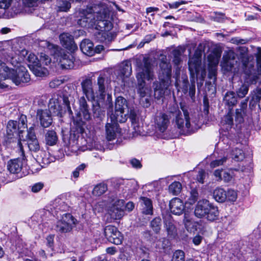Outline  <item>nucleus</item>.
<instances>
[{
    "label": "nucleus",
    "mask_w": 261,
    "mask_h": 261,
    "mask_svg": "<svg viewBox=\"0 0 261 261\" xmlns=\"http://www.w3.org/2000/svg\"><path fill=\"white\" fill-rule=\"evenodd\" d=\"M138 73L137 92L141 98L150 96L151 89L146 85L145 80H152L154 78L153 65L148 58L144 57L142 61L137 62Z\"/></svg>",
    "instance_id": "obj_1"
},
{
    "label": "nucleus",
    "mask_w": 261,
    "mask_h": 261,
    "mask_svg": "<svg viewBox=\"0 0 261 261\" xmlns=\"http://www.w3.org/2000/svg\"><path fill=\"white\" fill-rule=\"evenodd\" d=\"M71 96L67 93L62 92L54 94L48 103V110L50 114L62 118L66 111L69 116H72V111L70 107Z\"/></svg>",
    "instance_id": "obj_2"
},
{
    "label": "nucleus",
    "mask_w": 261,
    "mask_h": 261,
    "mask_svg": "<svg viewBox=\"0 0 261 261\" xmlns=\"http://www.w3.org/2000/svg\"><path fill=\"white\" fill-rule=\"evenodd\" d=\"M180 108L183 112L184 118H183L181 112L177 109L171 113L173 121L177 128L183 132L191 133L193 131L194 128H196L198 120L196 118H194L193 114L190 115L187 108L185 106L181 105Z\"/></svg>",
    "instance_id": "obj_3"
},
{
    "label": "nucleus",
    "mask_w": 261,
    "mask_h": 261,
    "mask_svg": "<svg viewBox=\"0 0 261 261\" xmlns=\"http://www.w3.org/2000/svg\"><path fill=\"white\" fill-rule=\"evenodd\" d=\"M194 214L198 218L205 217L208 220L213 221L218 219L219 212L217 208L211 205L208 200L203 199L198 202Z\"/></svg>",
    "instance_id": "obj_4"
},
{
    "label": "nucleus",
    "mask_w": 261,
    "mask_h": 261,
    "mask_svg": "<svg viewBox=\"0 0 261 261\" xmlns=\"http://www.w3.org/2000/svg\"><path fill=\"white\" fill-rule=\"evenodd\" d=\"M51 54L57 61H59L63 69H69L74 67L73 57L57 45H54Z\"/></svg>",
    "instance_id": "obj_5"
},
{
    "label": "nucleus",
    "mask_w": 261,
    "mask_h": 261,
    "mask_svg": "<svg viewBox=\"0 0 261 261\" xmlns=\"http://www.w3.org/2000/svg\"><path fill=\"white\" fill-rule=\"evenodd\" d=\"M125 110H128L127 101L122 96L118 97L115 100V112L111 114L110 119L120 123L125 122L127 119V114H124Z\"/></svg>",
    "instance_id": "obj_6"
},
{
    "label": "nucleus",
    "mask_w": 261,
    "mask_h": 261,
    "mask_svg": "<svg viewBox=\"0 0 261 261\" xmlns=\"http://www.w3.org/2000/svg\"><path fill=\"white\" fill-rule=\"evenodd\" d=\"M11 80L16 85L21 83H28L30 80V76L27 70L23 66H20L14 69H10L7 75V79Z\"/></svg>",
    "instance_id": "obj_7"
},
{
    "label": "nucleus",
    "mask_w": 261,
    "mask_h": 261,
    "mask_svg": "<svg viewBox=\"0 0 261 261\" xmlns=\"http://www.w3.org/2000/svg\"><path fill=\"white\" fill-rule=\"evenodd\" d=\"M95 29L100 32H109L113 28V24L109 20V15L105 11L96 13Z\"/></svg>",
    "instance_id": "obj_8"
},
{
    "label": "nucleus",
    "mask_w": 261,
    "mask_h": 261,
    "mask_svg": "<svg viewBox=\"0 0 261 261\" xmlns=\"http://www.w3.org/2000/svg\"><path fill=\"white\" fill-rule=\"evenodd\" d=\"M62 140L65 145L71 148L72 151H76L80 147L78 143L80 136L72 132L71 129L70 131L62 130Z\"/></svg>",
    "instance_id": "obj_9"
},
{
    "label": "nucleus",
    "mask_w": 261,
    "mask_h": 261,
    "mask_svg": "<svg viewBox=\"0 0 261 261\" xmlns=\"http://www.w3.org/2000/svg\"><path fill=\"white\" fill-rule=\"evenodd\" d=\"M22 133H20V129L17 121L10 120L8 121L6 128V137L8 139H14L19 147L22 146L20 141V135Z\"/></svg>",
    "instance_id": "obj_10"
},
{
    "label": "nucleus",
    "mask_w": 261,
    "mask_h": 261,
    "mask_svg": "<svg viewBox=\"0 0 261 261\" xmlns=\"http://www.w3.org/2000/svg\"><path fill=\"white\" fill-rule=\"evenodd\" d=\"M20 150L21 151V156L22 158H17L13 160L9 161L7 163V169L12 174H17L19 173L25 161V157L24 156V151L22 149V146H20Z\"/></svg>",
    "instance_id": "obj_11"
},
{
    "label": "nucleus",
    "mask_w": 261,
    "mask_h": 261,
    "mask_svg": "<svg viewBox=\"0 0 261 261\" xmlns=\"http://www.w3.org/2000/svg\"><path fill=\"white\" fill-rule=\"evenodd\" d=\"M159 80L160 81L154 82L152 85L154 96L157 99L164 96L165 90H167L171 82V80L166 79Z\"/></svg>",
    "instance_id": "obj_12"
},
{
    "label": "nucleus",
    "mask_w": 261,
    "mask_h": 261,
    "mask_svg": "<svg viewBox=\"0 0 261 261\" xmlns=\"http://www.w3.org/2000/svg\"><path fill=\"white\" fill-rule=\"evenodd\" d=\"M188 64L190 72V85H195L200 69V60L199 58H192L190 59Z\"/></svg>",
    "instance_id": "obj_13"
},
{
    "label": "nucleus",
    "mask_w": 261,
    "mask_h": 261,
    "mask_svg": "<svg viewBox=\"0 0 261 261\" xmlns=\"http://www.w3.org/2000/svg\"><path fill=\"white\" fill-rule=\"evenodd\" d=\"M111 122H108L106 125V131L107 138L109 141H112L115 139L117 134H120L121 129L117 121L114 119H110Z\"/></svg>",
    "instance_id": "obj_14"
},
{
    "label": "nucleus",
    "mask_w": 261,
    "mask_h": 261,
    "mask_svg": "<svg viewBox=\"0 0 261 261\" xmlns=\"http://www.w3.org/2000/svg\"><path fill=\"white\" fill-rule=\"evenodd\" d=\"M36 119L39 120L41 126L44 128L48 127L53 123L50 112L47 109H38L36 112Z\"/></svg>",
    "instance_id": "obj_15"
},
{
    "label": "nucleus",
    "mask_w": 261,
    "mask_h": 261,
    "mask_svg": "<svg viewBox=\"0 0 261 261\" xmlns=\"http://www.w3.org/2000/svg\"><path fill=\"white\" fill-rule=\"evenodd\" d=\"M60 42L62 46L71 52L77 49V46L75 44L73 37L67 33H63L59 36Z\"/></svg>",
    "instance_id": "obj_16"
},
{
    "label": "nucleus",
    "mask_w": 261,
    "mask_h": 261,
    "mask_svg": "<svg viewBox=\"0 0 261 261\" xmlns=\"http://www.w3.org/2000/svg\"><path fill=\"white\" fill-rule=\"evenodd\" d=\"M164 224L168 238L167 243H169V240L173 239L177 236V229L170 216L164 218Z\"/></svg>",
    "instance_id": "obj_17"
},
{
    "label": "nucleus",
    "mask_w": 261,
    "mask_h": 261,
    "mask_svg": "<svg viewBox=\"0 0 261 261\" xmlns=\"http://www.w3.org/2000/svg\"><path fill=\"white\" fill-rule=\"evenodd\" d=\"M166 57H163L160 63V70L159 73V79H168L171 80V66L167 62Z\"/></svg>",
    "instance_id": "obj_18"
},
{
    "label": "nucleus",
    "mask_w": 261,
    "mask_h": 261,
    "mask_svg": "<svg viewBox=\"0 0 261 261\" xmlns=\"http://www.w3.org/2000/svg\"><path fill=\"white\" fill-rule=\"evenodd\" d=\"M81 85L83 93L88 100L95 99L92 80L86 78L81 82Z\"/></svg>",
    "instance_id": "obj_19"
},
{
    "label": "nucleus",
    "mask_w": 261,
    "mask_h": 261,
    "mask_svg": "<svg viewBox=\"0 0 261 261\" xmlns=\"http://www.w3.org/2000/svg\"><path fill=\"white\" fill-rule=\"evenodd\" d=\"M111 82L110 79L106 76L100 75L97 78L98 91L99 96L102 100L105 98L106 89L109 88Z\"/></svg>",
    "instance_id": "obj_20"
},
{
    "label": "nucleus",
    "mask_w": 261,
    "mask_h": 261,
    "mask_svg": "<svg viewBox=\"0 0 261 261\" xmlns=\"http://www.w3.org/2000/svg\"><path fill=\"white\" fill-rule=\"evenodd\" d=\"M92 115L94 119L98 122L101 121L105 117V109L101 107L99 100H92Z\"/></svg>",
    "instance_id": "obj_21"
},
{
    "label": "nucleus",
    "mask_w": 261,
    "mask_h": 261,
    "mask_svg": "<svg viewBox=\"0 0 261 261\" xmlns=\"http://www.w3.org/2000/svg\"><path fill=\"white\" fill-rule=\"evenodd\" d=\"M124 201L121 199L117 200L114 205L110 210V215L114 219H121L124 214L122 207L124 205Z\"/></svg>",
    "instance_id": "obj_22"
},
{
    "label": "nucleus",
    "mask_w": 261,
    "mask_h": 261,
    "mask_svg": "<svg viewBox=\"0 0 261 261\" xmlns=\"http://www.w3.org/2000/svg\"><path fill=\"white\" fill-rule=\"evenodd\" d=\"M154 122L159 130L163 133L168 127L169 123V119L167 114L159 113L155 116Z\"/></svg>",
    "instance_id": "obj_23"
},
{
    "label": "nucleus",
    "mask_w": 261,
    "mask_h": 261,
    "mask_svg": "<svg viewBox=\"0 0 261 261\" xmlns=\"http://www.w3.org/2000/svg\"><path fill=\"white\" fill-rule=\"evenodd\" d=\"M96 14L87 13L78 20V24L82 27L92 28L95 25Z\"/></svg>",
    "instance_id": "obj_24"
},
{
    "label": "nucleus",
    "mask_w": 261,
    "mask_h": 261,
    "mask_svg": "<svg viewBox=\"0 0 261 261\" xmlns=\"http://www.w3.org/2000/svg\"><path fill=\"white\" fill-rule=\"evenodd\" d=\"M221 65L226 71L232 70L234 64L235 57L233 52L225 53L223 56Z\"/></svg>",
    "instance_id": "obj_25"
},
{
    "label": "nucleus",
    "mask_w": 261,
    "mask_h": 261,
    "mask_svg": "<svg viewBox=\"0 0 261 261\" xmlns=\"http://www.w3.org/2000/svg\"><path fill=\"white\" fill-rule=\"evenodd\" d=\"M169 208L173 214L180 215L184 212L185 205L179 198H174L170 201Z\"/></svg>",
    "instance_id": "obj_26"
},
{
    "label": "nucleus",
    "mask_w": 261,
    "mask_h": 261,
    "mask_svg": "<svg viewBox=\"0 0 261 261\" xmlns=\"http://www.w3.org/2000/svg\"><path fill=\"white\" fill-rule=\"evenodd\" d=\"M223 102L229 110H231L238 103V97L233 91H228L224 96Z\"/></svg>",
    "instance_id": "obj_27"
},
{
    "label": "nucleus",
    "mask_w": 261,
    "mask_h": 261,
    "mask_svg": "<svg viewBox=\"0 0 261 261\" xmlns=\"http://www.w3.org/2000/svg\"><path fill=\"white\" fill-rule=\"evenodd\" d=\"M80 111L82 114L84 119L89 121L91 119V115L90 112V108L84 96H82L79 100Z\"/></svg>",
    "instance_id": "obj_28"
},
{
    "label": "nucleus",
    "mask_w": 261,
    "mask_h": 261,
    "mask_svg": "<svg viewBox=\"0 0 261 261\" xmlns=\"http://www.w3.org/2000/svg\"><path fill=\"white\" fill-rule=\"evenodd\" d=\"M44 141L48 146L55 145L58 141V137L57 133L53 129H48L44 133Z\"/></svg>",
    "instance_id": "obj_29"
},
{
    "label": "nucleus",
    "mask_w": 261,
    "mask_h": 261,
    "mask_svg": "<svg viewBox=\"0 0 261 261\" xmlns=\"http://www.w3.org/2000/svg\"><path fill=\"white\" fill-rule=\"evenodd\" d=\"M81 51L88 56H92L95 53L93 43L89 39L83 40L80 45Z\"/></svg>",
    "instance_id": "obj_30"
},
{
    "label": "nucleus",
    "mask_w": 261,
    "mask_h": 261,
    "mask_svg": "<svg viewBox=\"0 0 261 261\" xmlns=\"http://www.w3.org/2000/svg\"><path fill=\"white\" fill-rule=\"evenodd\" d=\"M115 37V34L108 32H98L95 35V39L100 42H110Z\"/></svg>",
    "instance_id": "obj_31"
},
{
    "label": "nucleus",
    "mask_w": 261,
    "mask_h": 261,
    "mask_svg": "<svg viewBox=\"0 0 261 261\" xmlns=\"http://www.w3.org/2000/svg\"><path fill=\"white\" fill-rule=\"evenodd\" d=\"M140 199L142 203V213L145 215H152L153 206L151 200L145 197H141Z\"/></svg>",
    "instance_id": "obj_32"
},
{
    "label": "nucleus",
    "mask_w": 261,
    "mask_h": 261,
    "mask_svg": "<svg viewBox=\"0 0 261 261\" xmlns=\"http://www.w3.org/2000/svg\"><path fill=\"white\" fill-rule=\"evenodd\" d=\"M72 229L71 224L65 220L59 221L56 225V230L61 233H66Z\"/></svg>",
    "instance_id": "obj_33"
},
{
    "label": "nucleus",
    "mask_w": 261,
    "mask_h": 261,
    "mask_svg": "<svg viewBox=\"0 0 261 261\" xmlns=\"http://www.w3.org/2000/svg\"><path fill=\"white\" fill-rule=\"evenodd\" d=\"M85 123L82 120H74L73 121V125L70 129L72 130V132H74L80 136L85 130Z\"/></svg>",
    "instance_id": "obj_34"
},
{
    "label": "nucleus",
    "mask_w": 261,
    "mask_h": 261,
    "mask_svg": "<svg viewBox=\"0 0 261 261\" xmlns=\"http://www.w3.org/2000/svg\"><path fill=\"white\" fill-rule=\"evenodd\" d=\"M213 197L219 202H223L226 199V192L222 188H216L213 192Z\"/></svg>",
    "instance_id": "obj_35"
},
{
    "label": "nucleus",
    "mask_w": 261,
    "mask_h": 261,
    "mask_svg": "<svg viewBox=\"0 0 261 261\" xmlns=\"http://www.w3.org/2000/svg\"><path fill=\"white\" fill-rule=\"evenodd\" d=\"M121 74L126 77H128L132 74V69L131 63L129 61L123 62L121 65Z\"/></svg>",
    "instance_id": "obj_36"
},
{
    "label": "nucleus",
    "mask_w": 261,
    "mask_h": 261,
    "mask_svg": "<svg viewBox=\"0 0 261 261\" xmlns=\"http://www.w3.org/2000/svg\"><path fill=\"white\" fill-rule=\"evenodd\" d=\"M199 196L198 189L196 187H191L190 196L187 201V203L190 204H193L198 200Z\"/></svg>",
    "instance_id": "obj_37"
},
{
    "label": "nucleus",
    "mask_w": 261,
    "mask_h": 261,
    "mask_svg": "<svg viewBox=\"0 0 261 261\" xmlns=\"http://www.w3.org/2000/svg\"><path fill=\"white\" fill-rule=\"evenodd\" d=\"M115 233V235H119V231L117 227L113 225L107 226L104 229V233L108 241L112 239V236Z\"/></svg>",
    "instance_id": "obj_38"
},
{
    "label": "nucleus",
    "mask_w": 261,
    "mask_h": 261,
    "mask_svg": "<svg viewBox=\"0 0 261 261\" xmlns=\"http://www.w3.org/2000/svg\"><path fill=\"white\" fill-rule=\"evenodd\" d=\"M231 157L235 161H242L245 158V153L243 151L239 148H235L231 151Z\"/></svg>",
    "instance_id": "obj_39"
},
{
    "label": "nucleus",
    "mask_w": 261,
    "mask_h": 261,
    "mask_svg": "<svg viewBox=\"0 0 261 261\" xmlns=\"http://www.w3.org/2000/svg\"><path fill=\"white\" fill-rule=\"evenodd\" d=\"M182 185L178 181H174L169 186V192L173 195H178L181 191Z\"/></svg>",
    "instance_id": "obj_40"
},
{
    "label": "nucleus",
    "mask_w": 261,
    "mask_h": 261,
    "mask_svg": "<svg viewBox=\"0 0 261 261\" xmlns=\"http://www.w3.org/2000/svg\"><path fill=\"white\" fill-rule=\"evenodd\" d=\"M33 155L36 161L40 164H45V162L47 161V159L46 158V152L42 149H40L38 151L35 152Z\"/></svg>",
    "instance_id": "obj_41"
},
{
    "label": "nucleus",
    "mask_w": 261,
    "mask_h": 261,
    "mask_svg": "<svg viewBox=\"0 0 261 261\" xmlns=\"http://www.w3.org/2000/svg\"><path fill=\"white\" fill-rule=\"evenodd\" d=\"M30 70H32L34 74L37 76H44L46 75L47 73V69L42 68L41 64L34 67L32 66Z\"/></svg>",
    "instance_id": "obj_42"
},
{
    "label": "nucleus",
    "mask_w": 261,
    "mask_h": 261,
    "mask_svg": "<svg viewBox=\"0 0 261 261\" xmlns=\"http://www.w3.org/2000/svg\"><path fill=\"white\" fill-rule=\"evenodd\" d=\"M108 190V187L106 184L100 183L96 185L93 190V194L95 196H100Z\"/></svg>",
    "instance_id": "obj_43"
},
{
    "label": "nucleus",
    "mask_w": 261,
    "mask_h": 261,
    "mask_svg": "<svg viewBox=\"0 0 261 261\" xmlns=\"http://www.w3.org/2000/svg\"><path fill=\"white\" fill-rule=\"evenodd\" d=\"M162 225V220L160 217L154 218L150 223V226L153 231L158 233L160 230Z\"/></svg>",
    "instance_id": "obj_44"
},
{
    "label": "nucleus",
    "mask_w": 261,
    "mask_h": 261,
    "mask_svg": "<svg viewBox=\"0 0 261 261\" xmlns=\"http://www.w3.org/2000/svg\"><path fill=\"white\" fill-rule=\"evenodd\" d=\"M27 144L30 150L34 153L40 149V145L38 139L27 140Z\"/></svg>",
    "instance_id": "obj_45"
},
{
    "label": "nucleus",
    "mask_w": 261,
    "mask_h": 261,
    "mask_svg": "<svg viewBox=\"0 0 261 261\" xmlns=\"http://www.w3.org/2000/svg\"><path fill=\"white\" fill-rule=\"evenodd\" d=\"M249 86L248 84H243L241 82L240 87L236 90L237 95L240 98L244 97L248 93Z\"/></svg>",
    "instance_id": "obj_46"
},
{
    "label": "nucleus",
    "mask_w": 261,
    "mask_h": 261,
    "mask_svg": "<svg viewBox=\"0 0 261 261\" xmlns=\"http://www.w3.org/2000/svg\"><path fill=\"white\" fill-rule=\"evenodd\" d=\"M17 122L20 129V133H23L25 129L28 128V121L26 115L21 114L19 117Z\"/></svg>",
    "instance_id": "obj_47"
},
{
    "label": "nucleus",
    "mask_w": 261,
    "mask_h": 261,
    "mask_svg": "<svg viewBox=\"0 0 261 261\" xmlns=\"http://www.w3.org/2000/svg\"><path fill=\"white\" fill-rule=\"evenodd\" d=\"M254 103H258V107L261 110V89H256L254 91V94L252 97V99L250 102L251 104L252 102Z\"/></svg>",
    "instance_id": "obj_48"
},
{
    "label": "nucleus",
    "mask_w": 261,
    "mask_h": 261,
    "mask_svg": "<svg viewBox=\"0 0 261 261\" xmlns=\"http://www.w3.org/2000/svg\"><path fill=\"white\" fill-rule=\"evenodd\" d=\"M171 261H185V252L181 250H176L173 254Z\"/></svg>",
    "instance_id": "obj_49"
},
{
    "label": "nucleus",
    "mask_w": 261,
    "mask_h": 261,
    "mask_svg": "<svg viewBox=\"0 0 261 261\" xmlns=\"http://www.w3.org/2000/svg\"><path fill=\"white\" fill-rule=\"evenodd\" d=\"M58 7L61 11H67L71 7L70 0H60L58 2Z\"/></svg>",
    "instance_id": "obj_50"
},
{
    "label": "nucleus",
    "mask_w": 261,
    "mask_h": 261,
    "mask_svg": "<svg viewBox=\"0 0 261 261\" xmlns=\"http://www.w3.org/2000/svg\"><path fill=\"white\" fill-rule=\"evenodd\" d=\"M28 66L30 69L31 68V66H35L37 65L40 64V61L38 58L33 54H31L28 57Z\"/></svg>",
    "instance_id": "obj_51"
},
{
    "label": "nucleus",
    "mask_w": 261,
    "mask_h": 261,
    "mask_svg": "<svg viewBox=\"0 0 261 261\" xmlns=\"http://www.w3.org/2000/svg\"><path fill=\"white\" fill-rule=\"evenodd\" d=\"M10 68L6 66V64L0 60V79H7V75Z\"/></svg>",
    "instance_id": "obj_52"
},
{
    "label": "nucleus",
    "mask_w": 261,
    "mask_h": 261,
    "mask_svg": "<svg viewBox=\"0 0 261 261\" xmlns=\"http://www.w3.org/2000/svg\"><path fill=\"white\" fill-rule=\"evenodd\" d=\"M129 118L133 124L136 125L139 120L138 112L134 109H130L129 113Z\"/></svg>",
    "instance_id": "obj_53"
},
{
    "label": "nucleus",
    "mask_w": 261,
    "mask_h": 261,
    "mask_svg": "<svg viewBox=\"0 0 261 261\" xmlns=\"http://www.w3.org/2000/svg\"><path fill=\"white\" fill-rule=\"evenodd\" d=\"M223 123L228 125L229 128H231L233 124V118L231 113V110H229L228 113L225 115L223 119Z\"/></svg>",
    "instance_id": "obj_54"
},
{
    "label": "nucleus",
    "mask_w": 261,
    "mask_h": 261,
    "mask_svg": "<svg viewBox=\"0 0 261 261\" xmlns=\"http://www.w3.org/2000/svg\"><path fill=\"white\" fill-rule=\"evenodd\" d=\"M112 239H110L109 242L111 243L114 244V245H121L122 243V237L121 234L120 232L119 231V235H115L114 233L112 236Z\"/></svg>",
    "instance_id": "obj_55"
},
{
    "label": "nucleus",
    "mask_w": 261,
    "mask_h": 261,
    "mask_svg": "<svg viewBox=\"0 0 261 261\" xmlns=\"http://www.w3.org/2000/svg\"><path fill=\"white\" fill-rule=\"evenodd\" d=\"M245 112H242L239 109H236L235 114V121L237 123H241L244 121V116Z\"/></svg>",
    "instance_id": "obj_56"
},
{
    "label": "nucleus",
    "mask_w": 261,
    "mask_h": 261,
    "mask_svg": "<svg viewBox=\"0 0 261 261\" xmlns=\"http://www.w3.org/2000/svg\"><path fill=\"white\" fill-rule=\"evenodd\" d=\"M227 199L230 201H235L237 198V192L233 190H228L226 192Z\"/></svg>",
    "instance_id": "obj_57"
},
{
    "label": "nucleus",
    "mask_w": 261,
    "mask_h": 261,
    "mask_svg": "<svg viewBox=\"0 0 261 261\" xmlns=\"http://www.w3.org/2000/svg\"><path fill=\"white\" fill-rule=\"evenodd\" d=\"M181 55V53L179 49H174L173 51V62L176 65H178L181 62L180 56Z\"/></svg>",
    "instance_id": "obj_58"
},
{
    "label": "nucleus",
    "mask_w": 261,
    "mask_h": 261,
    "mask_svg": "<svg viewBox=\"0 0 261 261\" xmlns=\"http://www.w3.org/2000/svg\"><path fill=\"white\" fill-rule=\"evenodd\" d=\"M227 158L226 157H223L220 159H217L212 161L211 163L210 166L212 168H215L220 165H222L224 163L226 162Z\"/></svg>",
    "instance_id": "obj_59"
},
{
    "label": "nucleus",
    "mask_w": 261,
    "mask_h": 261,
    "mask_svg": "<svg viewBox=\"0 0 261 261\" xmlns=\"http://www.w3.org/2000/svg\"><path fill=\"white\" fill-rule=\"evenodd\" d=\"M40 64H44L45 65H47L51 62V59L48 56L46 55L44 53H41L40 55V59L39 60Z\"/></svg>",
    "instance_id": "obj_60"
},
{
    "label": "nucleus",
    "mask_w": 261,
    "mask_h": 261,
    "mask_svg": "<svg viewBox=\"0 0 261 261\" xmlns=\"http://www.w3.org/2000/svg\"><path fill=\"white\" fill-rule=\"evenodd\" d=\"M200 72V76L199 77L200 79V82H197V87L199 88V87H201L203 84V82L204 81V79L206 75V71L204 69H202L201 68V66H200V69L199 70V71L198 73V75H199V73Z\"/></svg>",
    "instance_id": "obj_61"
},
{
    "label": "nucleus",
    "mask_w": 261,
    "mask_h": 261,
    "mask_svg": "<svg viewBox=\"0 0 261 261\" xmlns=\"http://www.w3.org/2000/svg\"><path fill=\"white\" fill-rule=\"evenodd\" d=\"M206 176V173L204 170H201L199 171L197 177L196 179L201 184L204 183V179Z\"/></svg>",
    "instance_id": "obj_62"
},
{
    "label": "nucleus",
    "mask_w": 261,
    "mask_h": 261,
    "mask_svg": "<svg viewBox=\"0 0 261 261\" xmlns=\"http://www.w3.org/2000/svg\"><path fill=\"white\" fill-rule=\"evenodd\" d=\"M13 0H0V8L6 9L11 5Z\"/></svg>",
    "instance_id": "obj_63"
},
{
    "label": "nucleus",
    "mask_w": 261,
    "mask_h": 261,
    "mask_svg": "<svg viewBox=\"0 0 261 261\" xmlns=\"http://www.w3.org/2000/svg\"><path fill=\"white\" fill-rule=\"evenodd\" d=\"M129 163L133 168L138 169L142 167V164L140 161L135 158L131 159L129 161Z\"/></svg>",
    "instance_id": "obj_64"
}]
</instances>
